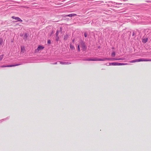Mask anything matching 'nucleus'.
<instances>
[{
  "label": "nucleus",
  "mask_w": 151,
  "mask_h": 151,
  "mask_svg": "<svg viewBox=\"0 0 151 151\" xmlns=\"http://www.w3.org/2000/svg\"><path fill=\"white\" fill-rule=\"evenodd\" d=\"M142 61H151V59H147L144 58H139L134 59L129 61L130 63H134L137 62Z\"/></svg>",
  "instance_id": "nucleus-1"
},
{
  "label": "nucleus",
  "mask_w": 151,
  "mask_h": 151,
  "mask_svg": "<svg viewBox=\"0 0 151 151\" xmlns=\"http://www.w3.org/2000/svg\"><path fill=\"white\" fill-rule=\"evenodd\" d=\"M110 59L104 58L103 59H99L97 58H90L87 59V60L89 61H105L106 60H109Z\"/></svg>",
  "instance_id": "nucleus-2"
},
{
  "label": "nucleus",
  "mask_w": 151,
  "mask_h": 151,
  "mask_svg": "<svg viewBox=\"0 0 151 151\" xmlns=\"http://www.w3.org/2000/svg\"><path fill=\"white\" fill-rule=\"evenodd\" d=\"M109 65H128L127 63H109Z\"/></svg>",
  "instance_id": "nucleus-3"
},
{
  "label": "nucleus",
  "mask_w": 151,
  "mask_h": 151,
  "mask_svg": "<svg viewBox=\"0 0 151 151\" xmlns=\"http://www.w3.org/2000/svg\"><path fill=\"white\" fill-rule=\"evenodd\" d=\"M20 64H15L13 65H2L0 66V67L1 68H5V67H15L19 65Z\"/></svg>",
  "instance_id": "nucleus-4"
},
{
  "label": "nucleus",
  "mask_w": 151,
  "mask_h": 151,
  "mask_svg": "<svg viewBox=\"0 0 151 151\" xmlns=\"http://www.w3.org/2000/svg\"><path fill=\"white\" fill-rule=\"evenodd\" d=\"M81 47L82 48V50L83 51H85L86 50V47L82 41L81 42Z\"/></svg>",
  "instance_id": "nucleus-5"
},
{
  "label": "nucleus",
  "mask_w": 151,
  "mask_h": 151,
  "mask_svg": "<svg viewBox=\"0 0 151 151\" xmlns=\"http://www.w3.org/2000/svg\"><path fill=\"white\" fill-rule=\"evenodd\" d=\"M12 18L13 19H14L15 20H17L18 21H20V22H22V20L19 18L18 17H15L14 16H12Z\"/></svg>",
  "instance_id": "nucleus-6"
},
{
  "label": "nucleus",
  "mask_w": 151,
  "mask_h": 151,
  "mask_svg": "<svg viewBox=\"0 0 151 151\" xmlns=\"http://www.w3.org/2000/svg\"><path fill=\"white\" fill-rule=\"evenodd\" d=\"M21 52L24 53L25 52V48L24 47V46H21Z\"/></svg>",
  "instance_id": "nucleus-7"
},
{
  "label": "nucleus",
  "mask_w": 151,
  "mask_h": 151,
  "mask_svg": "<svg viewBox=\"0 0 151 151\" xmlns=\"http://www.w3.org/2000/svg\"><path fill=\"white\" fill-rule=\"evenodd\" d=\"M76 15H77L76 14H69L66 15L65 16V17H74L75 16H76Z\"/></svg>",
  "instance_id": "nucleus-8"
},
{
  "label": "nucleus",
  "mask_w": 151,
  "mask_h": 151,
  "mask_svg": "<svg viewBox=\"0 0 151 151\" xmlns=\"http://www.w3.org/2000/svg\"><path fill=\"white\" fill-rule=\"evenodd\" d=\"M70 48L72 50H74L75 49L74 46L72 45L71 44H70Z\"/></svg>",
  "instance_id": "nucleus-9"
},
{
  "label": "nucleus",
  "mask_w": 151,
  "mask_h": 151,
  "mask_svg": "<svg viewBox=\"0 0 151 151\" xmlns=\"http://www.w3.org/2000/svg\"><path fill=\"white\" fill-rule=\"evenodd\" d=\"M44 48V47L41 45L38 46V50H42Z\"/></svg>",
  "instance_id": "nucleus-10"
},
{
  "label": "nucleus",
  "mask_w": 151,
  "mask_h": 151,
  "mask_svg": "<svg viewBox=\"0 0 151 151\" xmlns=\"http://www.w3.org/2000/svg\"><path fill=\"white\" fill-rule=\"evenodd\" d=\"M80 46H81V42H80L79 44L78 45L77 47V50L79 52H80Z\"/></svg>",
  "instance_id": "nucleus-11"
},
{
  "label": "nucleus",
  "mask_w": 151,
  "mask_h": 151,
  "mask_svg": "<svg viewBox=\"0 0 151 151\" xmlns=\"http://www.w3.org/2000/svg\"><path fill=\"white\" fill-rule=\"evenodd\" d=\"M28 36L26 33H25L24 37V39L25 40H26L27 39Z\"/></svg>",
  "instance_id": "nucleus-12"
},
{
  "label": "nucleus",
  "mask_w": 151,
  "mask_h": 151,
  "mask_svg": "<svg viewBox=\"0 0 151 151\" xmlns=\"http://www.w3.org/2000/svg\"><path fill=\"white\" fill-rule=\"evenodd\" d=\"M147 38H144L142 40V42L144 43H145L147 41Z\"/></svg>",
  "instance_id": "nucleus-13"
},
{
  "label": "nucleus",
  "mask_w": 151,
  "mask_h": 151,
  "mask_svg": "<svg viewBox=\"0 0 151 151\" xmlns=\"http://www.w3.org/2000/svg\"><path fill=\"white\" fill-rule=\"evenodd\" d=\"M68 38V36L67 35H65L64 37V40H67Z\"/></svg>",
  "instance_id": "nucleus-14"
},
{
  "label": "nucleus",
  "mask_w": 151,
  "mask_h": 151,
  "mask_svg": "<svg viewBox=\"0 0 151 151\" xmlns=\"http://www.w3.org/2000/svg\"><path fill=\"white\" fill-rule=\"evenodd\" d=\"M3 42V40L1 38H0V45H2Z\"/></svg>",
  "instance_id": "nucleus-15"
},
{
  "label": "nucleus",
  "mask_w": 151,
  "mask_h": 151,
  "mask_svg": "<svg viewBox=\"0 0 151 151\" xmlns=\"http://www.w3.org/2000/svg\"><path fill=\"white\" fill-rule=\"evenodd\" d=\"M111 55L112 57H114L115 55V53L114 52H113L111 54Z\"/></svg>",
  "instance_id": "nucleus-16"
},
{
  "label": "nucleus",
  "mask_w": 151,
  "mask_h": 151,
  "mask_svg": "<svg viewBox=\"0 0 151 151\" xmlns=\"http://www.w3.org/2000/svg\"><path fill=\"white\" fill-rule=\"evenodd\" d=\"M3 58V55H0V61H1Z\"/></svg>",
  "instance_id": "nucleus-17"
},
{
  "label": "nucleus",
  "mask_w": 151,
  "mask_h": 151,
  "mask_svg": "<svg viewBox=\"0 0 151 151\" xmlns=\"http://www.w3.org/2000/svg\"><path fill=\"white\" fill-rule=\"evenodd\" d=\"M47 43L48 44H50L51 43V41L50 40H47Z\"/></svg>",
  "instance_id": "nucleus-18"
},
{
  "label": "nucleus",
  "mask_w": 151,
  "mask_h": 151,
  "mask_svg": "<svg viewBox=\"0 0 151 151\" xmlns=\"http://www.w3.org/2000/svg\"><path fill=\"white\" fill-rule=\"evenodd\" d=\"M59 40V37L58 36H57V37L56 38V39H55L56 41H58Z\"/></svg>",
  "instance_id": "nucleus-19"
},
{
  "label": "nucleus",
  "mask_w": 151,
  "mask_h": 151,
  "mask_svg": "<svg viewBox=\"0 0 151 151\" xmlns=\"http://www.w3.org/2000/svg\"><path fill=\"white\" fill-rule=\"evenodd\" d=\"M114 59L115 60H123V59H122V58H119V59Z\"/></svg>",
  "instance_id": "nucleus-20"
},
{
  "label": "nucleus",
  "mask_w": 151,
  "mask_h": 151,
  "mask_svg": "<svg viewBox=\"0 0 151 151\" xmlns=\"http://www.w3.org/2000/svg\"><path fill=\"white\" fill-rule=\"evenodd\" d=\"M84 35L85 37H86L87 36V35L86 33H85L84 34Z\"/></svg>",
  "instance_id": "nucleus-21"
},
{
  "label": "nucleus",
  "mask_w": 151,
  "mask_h": 151,
  "mask_svg": "<svg viewBox=\"0 0 151 151\" xmlns=\"http://www.w3.org/2000/svg\"><path fill=\"white\" fill-rule=\"evenodd\" d=\"M58 31H57V32H56V36H58Z\"/></svg>",
  "instance_id": "nucleus-22"
},
{
  "label": "nucleus",
  "mask_w": 151,
  "mask_h": 151,
  "mask_svg": "<svg viewBox=\"0 0 151 151\" xmlns=\"http://www.w3.org/2000/svg\"><path fill=\"white\" fill-rule=\"evenodd\" d=\"M75 41V39H73L72 40V42H73V43H74Z\"/></svg>",
  "instance_id": "nucleus-23"
}]
</instances>
